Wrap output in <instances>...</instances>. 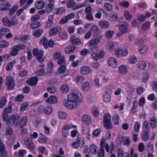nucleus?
<instances>
[{
	"mask_svg": "<svg viewBox=\"0 0 157 157\" xmlns=\"http://www.w3.org/2000/svg\"><path fill=\"white\" fill-rule=\"evenodd\" d=\"M78 94L75 93L69 94L67 99L63 101L64 105L69 109H73L77 107L80 104Z\"/></svg>",
	"mask_w": 157,
	"mask_h": 157,
	"instance_id": "nucleus-1",
	"label": "nucleus"
},
{
	"mask_svg": "<svg viewBox=\"0 0 157 157\" xmlns=\"http://www.w3.org/2000/svg\"><path fill=\"white\" fill-rule=\"evenodd\" d=\"M105 140L103 139L100 142V150L98 151V157H104L105 156L104 150L103 148L105 147V150L107 152L111 153H112L113 147V143L110 144V147L108 144L105 143Z\"/></svg>",
	"mask_w": 157,
	"mask_h": 157,
	"instance_id": "nucleus-2",
	"label": "nucleus"
},
{
	"mask_svg": "<svg viewBox=\"0 0 157 157\" xmlns=\"http://www.w3.org/2000/svg\"><path fill=\"white\" fill-rule=\"evenodd\" d=\"M128 23L125 21H123L119 23L118 36H121L128 32Z\"/></svg>",
	"mask_w": 157,
	"mask_h": 157,
	"instance_id": "nucleus-3",
	"label": "nucleus"
},
{
	"mask_svg": "<svg viewBox=\"0 0 157 157\" xmlns=\"http://www.w3.org/2000/svg\"><path fill=\"white\" fill-rule=\"evenodd\" d=\"M20 116L17 114L12 115L9 117V118L7 119V123L9 125H14L15 126L18 125L19 122Z\"/></svg>",
	"mask_w": 157,
	"mask_h": 157,
	"instance_id": "nucleus-4",
	"label": "nucleus"
},
{
	"mask_svg": "<svg viewBox=\"0 0 157 157\" xmlns=\"http://www.w3.org/2000/svg\"><path fill=\"white\" fill-rule=\"evenodd\" d=\"M33 53L34 56H36L38 62H42L44 61L45 57L43 56L44 52L42 50L35 48L33 50Z\"/></svg>",
	"mask_w": 157,
	"mask_h": 157,
	"instance_id": "nucleus-5",
	"label": "nucleus"
},
{
	"mask_svg": "<svg viewBox=\"0 0 157 157\" xmlns=\"http://www.w3.org/2000/svg\"><path fill=\"white\" fill-rule=\"evenodd\" d=\"M111 116L108 113L105 114L104 116L103 124L107 129L112 128V125L110 121Z\"/></svg>",
	"mask_w": 157,
	"mask_h": 157,
	"instance_id": "nucleus-6",
	"label": "nucleus"
},
{
	"mask_svg": "<svg viewBox=\"0 0 157 157\" xmlns=\"http://www.w3.org/2000/svg\"><path fill=\"white\" fill-rule=\"evenodd\" d=\"M76 125L71 124H67L65 125L62 130L63 136L67 138L68 135L69 130L72 128H75Z\"/></svg>",
	"mask_w": 157,
	"mask_h": 157,
	"instance_id": "nucleus-7",
	"label": "nucleus"
},
{
	"mask_svg": "<svg viewBox=\"0 0 157 157\" xmlns=\"http://www.w3.org/2000/svg\"><path fill=\"white\" fill-rule=\"evenodd\" d=\"M13 105L12 102H10L9 106L7 108H5L2 111V119L4 121H6L8 118V114L11 112L12 111L11 105Z\"/></svg>",
	"mask_w": 157,
	"mask_h": 157,
	"instance_id": "nucleus-8",
	"label": "nucleus"
},
{
	"mask_svg": "<svg viewBox=\"0 0 157 157\" xmlns=\"http://www.w3.org/2000/svg\"><path fill=\"white\" fill-rule=\"evenodd\" d=\"M6 82L7 89L10 90L13 88L15 85V82L12 76H9L6 77Z\"/></svg>",
	"mask_w": 157,
	"mask_h": 157,
	"instance_id": "nucleus-9",
	"label": "nucleus"
},
{
	"mask_svg": "<svg viewBox=\"0 0 157 157\" xmlns=\"http://www.w3.org/2000/svg\"><path fill=\"white\" fill-rule=\"evenodd\" d=\"M100 42V38L99 37L91 39L88 42V46L91 50H93L94 48L97 46Z\"/></svg>",
	"mask_w": 157,
	"mask_h": 157,
	"instance_id": "nucleus-10",
	"label": "nucleus"
},
{
	"mask_svg": "<svg viewBox=\"0 0 157 157\" xmlns=\"http://www.w3.org/2000/svg\"><path fill=\"white\" fill-rule=\"evenodd\" d=\"M53 58L54 59H58L57 63L59 64H65L66 63L64 57L61 55L60 52H56L54 55Z\"/></svg>",
	"mask_w": 157,
	"mask_h": 157,
	"instance_id": "nucleus-11",
	"label": "nucleus"
},
{
	"mask_svg": "<svg viewBox=\"0 0 157 157\" xmlns=\"http://www.w3.org/2000/svg\"><path fill=\"white\" fill-rule=\"evenodd\" d=\"M62 30L61 27L59 25H56L50 29L49 34L51 36L56 35Z\"/></svg>",
	"mask_w": 157,
	"mask_h": 157,
	"instance_id": "nucleus-12",
	"label": "nucleus"
},
{
	"mask_svg": "<svg viewBox=\"0 0 157 157\" xmlns=\"http://www.w3.org/2000/svg\"><path fill=\"white\" fill-rule=\"evenodd\" d=\"M25 143L26 146L30 150H33L34 147V144L31 139L29 137L25 138Z\"/></svg>",
	"mask_w": 157,
	"mask_h": 157,
	"instance_id": "nucleus-13",
	"label": "nucleus"
},
{
	"mask_svg": "<svg viewBox=\"0 0 157 157\" xmlns=\"http://www.w3.org/2000/svg\"><path fill=\"white\" fill-rule=\"evenodd\" d=\"M75 14L74 13H71L66 16L64 18H63L60 21L59 23L60 24H64L71 19L74 18Z\"/></svg>",
	"mask_w": 157,
	"mask_h": 157,
	"instance_id": "nucleus-14",
	"label": "nucleus"
},
{
	"mask_svg": "<svg viewBox=\"0 0 157 157\" xmlns=\"http://www.w3.org/2000/svg\"><path fill=\"white\" fill-rule=\"evenodd\" d=\"M82 122L86 125L90 124L92 122L91 118L87 115H84L82 116Z\"/></svg>",
	"mask_w": 157,
	"mask_h": 157,
	"instance_id": "nucleus-15",
	"label": "nucleus"
},
{
	"mask_svg": "<svg viewBox=\"0 0 157 157\" xmlns=\"http://www.w3.org/2000/svg\"><path fill=\"white\" fill-rule=\"evenodd\" d=\"M6 154V151L3 143L0 137V157H4Z\"/></svg>",
	"mask_w": 157,
	"mask_h": 157,
	"instance_id": "nucleus-16",
	"label": "nucleus"
},
{
	"mask_svg": "<svg viewBox=\"0 0 157 157\" xmlns=\"http://www.w3.org/2000/svg\"><path fill=\"white\" fill-rule=\"evenodd\" d=\"M91 69L87 66H84L80 67V73L83 75L89 74L91 72Z\"/></svg>",
	"mask_w": 157,
	"mask_h": 157,
	"instance_id": "nucleus-17",
	"label": "nucleus"
},
{
	"mask_svg": "<svg viewBox=\"0 0 157 157\" xmlns=\"http://www.w3.org/2000/svg\"><path fill=\"white\" fill-rule=\"evenodd\" d=\"M11 6L8 2H4L0 5V10L4 11L8 10Z\"/></svg>",
	"mask_w": 157,
	"mask_h": 157,
	"instance_id": "nucleus-18",
	"label": "nucleus"
},
{
	"mask_svg": "<svg viewBox=\"0 0 157 157\" xmlns=\"http://www.w3.org/2000/svg\"><path fill=\"white\" fill-rule=\"evenodd\" d=\"M70 41L71 43L73 45H78L81 43L80 40L77 38H76L74 36H72L70 39Z\"/></svg>",
	"mask_w": 157,
	"mask_h": 157,
	"instance_id": "nucleus-19",
	"label": "nucleus"
},
{
	"mask_svg": "<svg viewBox=\"0 0 157 157\" xmlns=\"http://www.w3.org/2000/svg\"><path fill=\"white\" fill-rule=\"evenodd\" d=\"M38 78L36 77H34L30 78L27 81V83L31 86L36 85L38 82Z\"/></svg>",
	"mask_w": 157,
	"mask_h": 157,
	"instance_id": "nucleus-20",
	"label": "nucleus"
},
{
	"mask_svg": "<svg viewBox=\"0 0 157 157\" xmlns=\"http://www.w3.org/2000/svg\"><path fill=\"white\" fill-rule=\"evenodd\" d=\"M99 26L103 29H106L109 28L110 24L108 22L106 21H101L98 23Z\"/></svg>",
	"mask_w": 157,
	"mask_h": 157,
	"instance_id": "nucleus-21",
	"label": "nucleus"
},
{
	"mask_svg": "<svg viewBox=\"0 0 157 157\" xmlns=\"http://www.w3.org/2000/svg\"><path fill=\"white\" fill-rule=\"evenodd\" d=\"M58 101L57 98L55 96H51L48 98L46 100V102L51 104H54Z\"/></svg>",
	"mask_w": 157,
	"mask_h": 157,
	"instance_id": "nucleus-22",
	"label": "nucleus"
},
{
	"mask_svg": "<svg viewBox=\"0 0 157 157\" xmlns=\"http://www.w3.org/2000/svg\"><path fill=\"white\" fill-rule=\"evenodd\" d=\"M109 65L112 68H115L117 66V60L114 58L111 57L109 59L108 61Z\"/></svg>",
	"mask_w": 157,
	"mask_h": 157,
	"instance_id": "nucleus-23",
	"label": "nucleus"
},
{
	"mask_svg": "<svg viewBox=\"0 0 157 157\" xmlns=\"http://www.w3.org/2000/svg\"><path fill=\"white\" fill-rule=\"evenodd\" d=\"M98 147L93 144H91L90 146L89 152L92 154L95 155L97 153Z\"/></svg>",
	"mask_w": 157,
	"mask_h": 157,
	"instance_id": "nucleus-24",
	"label": "nucleus"
},
{
	"mask_svg": "<svg viewBox=\"0 0 157 157\" xmlns=\"http://www.w3.org/2000/svg\"><path fill=\"white\" fill-rule=\"evenodd\" d=\"M150 124L152 128H155L156 127L157 125V121L155 117L153 116L150 118Z\"/></svg>",
	"mask_w": 157,
	"mask_h": 157,
	"instance_id": "nucleus-25",
	"label": "nucleus"
},
{
	"mask_svg": "<svg viewBox=\"0 0 157 157\" xmlns=\"http://www.w3.org/2000/svg\"><path fill=\"white\" fill-rule=\"evenodd\" d=\"M28 121V118L26 116H23L21 119L19 123V127L20 128H22L24 127Z\"/></svg>",
	"mask_w": 157,
	"mask_h": 157,
	"instance_id": "nucleus-26",
	"label": "nucleus"
},
{
	"mask_svg": "<svg viewBox=\"0 0 157 157\" xmlns=\"http://www.w3.org/2000/svg\"><path fill=\"white\" fill-rule=\"evenodd\" d=\"M121 140L124 145L125 146H128L130 143V138L128 136H122L121 137Z\"/></svg>",
	"mask_w": 157,
	"mask_h": 157,
	"instance_id": "nucleus-27",
	"label": "nucleus"
},
{
	"mask_svg": "<svg viewBox=\"0 0 157 157\" xmlns=\"http://www.w3.org/2000/svg\"><path fill=\"white\" fill-rule=\"evenodd\" d=\"M45 3L43 1L41 0L38 1L35 5V8L37 10L43 8L44 6Z\"/></svg>",
	"mask_w": 157,
	"mask_h": 157,
	"instance_id": "nucleus-28",
	"label": "nucleus"
},
{
	"mask_svg": "<svg viewBox=\"0 0 157 157\" xmlns=\"http://www.w3.org/2000/svg\"><path fill=\"white\" fill-rule=\"evenodd\" d=\"M128 53V50L127 49L122 50L121 48H118V57L126 56Z\"/></svg>",
	"mask_w": 157,
	"mask_h": 157,
	"instance_id": "nucleus-29",
	"label": "nucleus"
},
{
	"mask_svg": "<svg viewBox=\"0 0 157 157\" xmlns=\"http://www.w3.org/2000/svg\"><path fill=\"white\" fill-rule=\"evenodd\" d=\"M38 141L41 144H45L48 141L47 138L44 135L40 134L38 139Z\"/></svg>",
	"mask_w": 157,
	"mask_h": 157,
	"instance_id": "nucleus-30",
	"label": "nucleus"
},
{
	"mask_svg": "<svg viewBox=\"0 0 157 157\" xmlns=\"http://www.w3.org/2000/svg\"><path fill=\"white\" fill-rule=\"evenodd\" d=\"M75 49V47L71 45L66 47L65 49V52L66 54H69L73 52Z\"/></svg>",
	"mask_w": 157,
	"mask_h": 157,
	"instance_id": "nucleus-31",
	"label": "nucleus"
},
{
	"mask_svg": "<svg viewBox=\"0 0 157 157\" xmlns=\"http://www.w3.org/2000/svg\"><path fill=\"white\" fill-rule=\"evenodd\" d=\"M82 88L84 90L88 91L90 89V84L88 82H84L82 84Z\"/></svg>",
	"mask_w": 157,
	"mask_h": 157,
	"instance_id": "nucleus-32",
	"label": "nucleus"
},
{
	"mask_svg": "<svg viewBox=\"0 0 157 157\" xmlns=\"http://www.w3.org/2000/svg\"><path fill=\"white\" fill-rule=\"evenodd\" d=\"M149 132L143 131L141 138L142 140L144 141H147L149 139V135L148 132Z\"/></svg>",
	"mask_w": 157,
	"mask_h": 157,
	"instance_id": "nucleus-33",
	"label": "nucleus"
},
{
	"mask_svg": "<svg viewBox=\"0 0 157 157\" xmlns=\"http://www.w3.org/2000/svg\"><path fill=\"white\" fill-rule=\"evenodd\" d=\"M98 12L95 15V17L98 19L101 18L102 15L101 13H104L105 12L104 9L101 8H99L97 10Z\"/></svg>",
	"mask_w": 157,
	"mask_h": 157,
	"instance_id": "nucleus-34",
	"label": "nucleus"
},
{
	"mask_svg": "<svg viewBox=\"0 0 157 157\" xmlns=\"http://www.w3.org/2000/svg\"><path fill=\"white\" fill-rule=\"evenodd\" d=\"M38 152L42 154H44L45 155H47L48 152L46 148L43 146H40L38 148Z\"/></svg>",
	"mask_w": 157,
	"mask_h": 157,
	"instance_id": "nucleus-35",
	"label": "nucleus"
},
{
	"mask_svg": "<svg viewBox=\"0 0 157 157\" xmlns=\"http://www.w3.org/2000/svg\"><path fill=\"white\" fill-rule=\"evenodd\" d=\"M118 69V71L122 74H126L128 71V70L125 65H121Z\"/></svg>",
	"mask_w": 157,
	"mask_h": 157,
	"instance_id": "nucleus-36",
	"label": "nucleus"
},
{
	"mask_svg": "<svg viewBox=\"0 0 157 157\" xmlns=\"http://www.w3.org/2000/svg\"><path fill=\"white\" fill-rule=\"evenodd\" d=\"M102 99L105 102H109L111 99L110 95L108 92H105L103 96Z\"/></svg>",
	"mask_w": 157,
	"mask_h": 157,
	"instance_id": "nucleus-37",
	"label": "nucleus"
},
{
	"mask_svg": "<svg viewBox=\"0 0 157 157\" xmlns=\"http://www.w3.org/2000/svg\"><path fill=\"white\" fill-rule=\"evenodd\" d=\"M137 66L141 70L145 68L147 66V64L144 61H140L138 63Z\"/></svg>",
	"mask_w": 157,
	"mask_h": 157,
	"instance_id": "nucleus-38",
	"label": "nucleus"
},
{
	"mask_svg": "<svg viewBox=\"0 0 157 157\" xmlns=\"http://www.w3.org/2000/svg\"><path fill=\"white\" fill-rule=\"evenodd\" d=\"M54 8L53 4L52 3H50L46 6L45 10L46 11V13H50Z\"/></svg>",
	"mask_w": 157,
	"mask_h": 157,
	"instance_id": "nucleus-39",
	"label": "nucleus"
},
{
	"mask_svg": "<svg viewBox=\"0 0 157 157\" xmlns=\"http://www.w3.org/2000/svg\"><path fill=\"white\" fill-rule=\"evenodd\" d=\"M48 40L46 38L44 37L41 38L40 43V44H43L44 48L45 49H47L48 48V45L47 44Z\"/></svg>",
	"mask_w": 157,
	"mask_h": 157,
	"instance_id": "nucleus-40",
	"label": "nucleus"
},
{
	"mask_svg": "<svg viewBox=\"0 0 157 157\" xmlns=\"http://www.w3.org/2000/svg\"><path fill=\"white\" fill-rule=\"evenodd\" d=\"M69 87L67 85L63 84L61 87L60 90L61 92L64 94L67 93L69 90Z\"/></svg>",
	"mask_w": 157,
	"mask_h": 157,
	"instance_id": "nucleus-41",
	"label": "nucleus"
},
{
	"mask_svg": "<svg viewBox=\"0 0 157 157\" xmlns=\"http://www.w3.org/2000/svg\"><path fill=\"white\" fill-rule=\"evenodd\" d=\"M57 87L55 86H52L48 87L47 88V91L48 92L52 94H55L57 90Z\"/></svg>",
	"mask_w": 157,
	"mask_h": 157,
	"instance_id": "nucleus-42",
	"label": "nucleus"
},
{
	"mask_svg": "<svg viewBox=\"0 0 157 157\" xmlns=\"http://www.w3.org/2000/svg\"><path fill=\"white\" fill-rule=\"evenodd\" d=\"M43 32V30L42 29H40L34 30L33 32V34L35 37H37L41 35Z\"/></svg>",
	"mask_w": 157,
	"mask_h": 157,
	"instance_id": "nucleus-43",
	"label": "nucleus"
},
{
	"mask_svg": "<svg viewBox=\"0 0 157 157\" xmlns=\"http://www.w3.org/2000/svg\"><path fill=\"white\" fill-rule=\"evenodd\" d=\"M58 114L59 117L61 119H65L67 117V114L65 112L62 111H59Z\"/></svg>",
	"mask_w": 157,
	"mask_h": 157,
	"instance_id": "nucleus-44",
	"label": "nucleus"
},
{
	"mask_svg": "<svg viewBox=\"0 0 157 157\" xmlns=\"http://www.w3.org/2000/svg\"><path fill=\"white\" fill-rule=\"evenodd\" d=\"M112 120L114 124H118V113L117 112H113Z\"/></svg>",
	"mask_w": 157,
	"mask_h": 157,
	"instance_id": "nucleus-45",
	"label": "nucleus"
},
{
	"mask_svg": "<svg viewBox=\"0 0 157 157\" xmlns=\"http://www.w3.org/2000/svg\"><path fill=\"white\" fill-rule=\"evenodd\" d=\"M147 151L149 152L153 151V143L149 142L147 144Z\"/></svg>",
	"mask_w": 157,
	"mask_h": 157,
	"instance_id": "nucleus-46",
	"label": "nucleus"
},
{
	"mask_svg": "<svg viewBox=\"0 0 157 157\" xmlns=\"http://www.w3.org/2000/svg\"><path fill=\"white\" fill-rule=\"evenodd\" d=\"M75 2L74 0H70L67 2L66 5L67 8H71L75 5Z\"/></svg>",
	"mask_w": 157,
	"mask_h": 157,
	"instance_id": "nucleus-47",
	"label": "nucleus"
},
{
	"mask_svg": "<svg viewBox=\"0 0 157 157\" xmlns=\"http://www.w3.org/2000/svg\"><path fill=\"white\" fill-rule=\"evenodd\" d=\"M126 89L129 94H132L134 92V90L132 86L129 84L127 85Z\"/></svg>",
	"mask_w": 157,
	"mask_h": 157,
	"instance_id": "nucleus-48",
	"label": "nucleus"
},
{
	"mask_svg": "<svg viewBox=\"0 0 157 157\" xmlns=\"http://www.w3.org/2000/svg\"><path fill=\"white\" fill-rule=\"evenodd\" d=\"M114 32L112 30L107 31L105 33L106 37L107 39H110L112 38L114 34Z\"/></svg>",
	"mask_w": 157,
	"mask_h": 157,
	"instance_id": "nucleus-49",
	"label": "nucleus"
},
{
	"mask_svg": "<svg viewBox=\"0 0 157 157\" xmlns=\"http://www.w3.org/2000/svg\"><path fill=\"white\" fill-rule=\"evenodd\" d=\"M124 16L127 20L131 21L132 19V15L127 11L125 10L124 12Z\"/></svg>",
	"mask_w": 157,
	"mask_h": 157,
	"instance_id": "nucleus-50",
	"label": "nucleus"
},
{
	"mask_svg": "<svg viewBox=\"0 0 157 157\" xmlns=\"http://www.w3.org/2000/svg\"><path fill=\"white\" fill-rule=\"evenodd\" d=\"M15 63L16 61L14 60H13L9 63L6 67V70L7 71H9L11 70L13 67V65L15 64Z\"/></svg>",
	"mask_w": 157,
	"mask_h": 157,
	"instance_id": "nucleus-51",
	"label": "nucleus"
},
{
	"mask_svg": "<svg viewBox=\"0 0 157 157\" xmlns=\"http://www.w3.org/2000/svg\"><path fill=\"white\" fill-rule=\"evenodd\" d=\"M140 23L137 19L133 20L131 23L132 26L134 27H138L140 25Z\"/></svg>",
	"mask_w": 157,
	"mask_h": 157,
	"instance_id": "nucleus-52",
	"label": "nucleus"
},
{
	"mask_svg": "<svg viewBox=\"0 0 157 157\" xmlns=\"http://www.w3.org/2000/svg\"><path fill=\"white\" fill-rule=\"evenodd\" d=\"M98 30V29L97 26L94 25L92 26L90 31L91 33L92 32L94 35H96L97 33Z\"/></svg>",
	"mask_w": 157,
	"mask_h": 157,
	"instance_id": "nucleus-53",
	"label": "nucleus"
},
{
	"mask_svg": "<svg viewBox=\"0 0 157 157\" xmlns=\"http://www.w3.org/2000/svg\"><path fill=\"white\" fill-rule=\"evenodd\" d=\"M148 48L146 46H141L139 50V52L141 54H143L146 52Z\"/></svg>",
	"mask_w": 157,
	"mask_h": 157,
	"instance_id": "nucleus-54",
	"label": "nucleus"
},
{
	"mask_svg": "<svg viewBox=\"0 0 157 157\" xmlns=\"http://www.w3.org/2000/svg\"><path fill=\"white\" fill-rule=\"evenodd\" d=\"M2 22L3 24L6 26H10V21L9 20L8 18L5 17L3 18L2 20Z\"/></svg>",
	"mask_w": 157,
	"mask_h": 157,
	"instance_id": "nucleus-55",
	"label": "nucleus"
},
{
	"mask_svg": "<svg viewBox=\"0 0 157 157\" xmlns=\"http://www.w3.org/2000/svg\"><path fill=\"white\" fill-rule=\"evenodd\" d=\"M61 65L60 67L58 69V71L59 75L61 74L64 73L66 70V67L63 65V64H61Z\"/></svg>",
	"mask_w": 157,
	"mask_h": 157,
	"instance_id": "nucleus-56",
	"label": "nucleus"
},
{
	"mask_svg": "<svg viewBox=\"0 0 157 157\" xmlns=\"http://www.w3.org/2000/svg\"><path fill=\"white\" fill-rule=\"evenodd\" d=\"M143 131H150L149 126L148 125V123L147 121H144L143 124Z\"/></svg>",
	"mask_w": 157,
	"mask_h": 157,
	"instance_id": "nucleus-57",
	"label": "nucleus"
},
{
	"mask_svg": "<svg viewBox=\"0 0 157 157\" xmlns=\"http://www.w3.org/2000/svg\"><path fill=\"white\" fill-rule=\"evenodd\" d=\"M52 110V108L50 105L47 106L45 107L44 113L48 114H49L51 113Z\"/></svg>",
	"mask_w": 157,
	"mask_h": 157,
	"instance_id": "nucleus-58",
	"label": "nucleus"
},
{
	"mask_svg": "<svg viewBox=\"0 0 157 157\" xmlns=\"http://www.w3.org/2000/svg\"><path fill=\"white\" fill-rule=\"evenodd\" d=\"M6 99L5 97H2L0 99V108H3L6 103Z\"/></svg>",
	"mask_w": 157,
	"mask_h": 157,
	"instance_id": "nucleus-59",
	"label": "nucleus"
},
{
	"mask_svg": "<svg viewBox=\"0 0 157 157\" xmlns=\"http://www.w3.org/2000/svg\"><path fill=\"white\" fill-rule=\"evenodd\" d=\"M40 25V23L35 21L31 24L30 27L33 29H35L39 27Z\"/></svg>",
	"mask_w": 157,
	"mask_h": 157,
	"instance_id": "nucleus-60",
	"label": "nucleus"
},
{
	"mask_svg": "<svg viewBox=\"0 0 157 157\" xmlns=\"http://www.w3.org/2000/svg\"><path fill=\"white\" fill-rule=\"evenodd\" d=\"M129 3L128 1H123L120 2L119 5L121 7L128 8L129 6Z\"/></svg>",
	"mask_w": 157,
	"mask_h": 157,
	"instance_id": "nucleus-61",
	"label": "nucleus"
},
{
	"mask_svg": "<svg viewBox=\"0 0 157 157\" xmlns=\"http://www.w3.org/2000/svg\"><path fill=\"white\" fill-rule=\"evenodd\" d=\"M39 76H44L45 73V71L43 68H41L38 70L35 73Z\"/></svg>",
	"mask_w": 157,
	"mask_h": 157,
	"instance_id": "nucleus-62",
	"label": "nucleus"
},
{
	"mask_svg": "<svg viewBox=\"0 0 157 157\" xmlns=\"http://www.w3.org/2000/svg\"><path fill=\"white\" fill-rule=\"evenodd\" d=\"M150 23L149 21H146L142 25L141 29L143 31L147 30L149 28Z\"/></svg>",
	"mask_w": 157,
	"mask_h": 157,
	"instance_id": "nucleus-63",
	"label": "nucleus"
},
{
	"mask_svg": "<svg viewBox=\"0 0 157 157\" xmlns=\"http://www.w3.org/2000/svg\"><path fill=\"white\" fill-rule=\"evenodd\" d=\"M149 78V75L146 72L142 74L141 80L144 82H146L148 80Z\"/></svg>",
	"mask_w": 157,
	"mask_h": 157,
	"instance_id": "nucleus-64",
	"label": "nucleus"
}]
</instances>
